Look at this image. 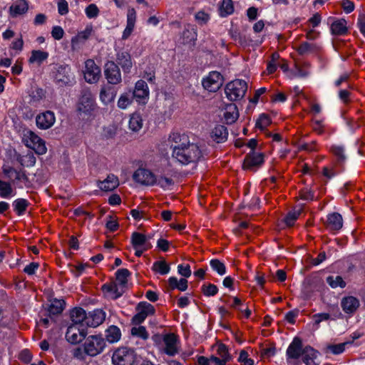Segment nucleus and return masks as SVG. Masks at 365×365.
I'll return each mask as SVG.
<instances>
[{
    "label": "nucleus",
    "instance_id": "nucleus-1",
    "mask_svg": "<svg viewBox=\"0 0 365 365\" xmlns=\"http://www.w3.org/2000/svg\"><path fill=\"white\" fill-rule=\"evenodd\" d=\"M168 143L173 150L172 158L182 165L195 163L203 156L201 148L197 144L190 143L185 134L172 133L169 135Z\"/></svg>",
    "mask_w": 365,
    "mask_h": 365
},
{
    "label": "nucleus",
    "instance_id": "nucleus-2",
    "mask_svg": "<svg viewBox=\"0 0 365 365\" xmlns=\"http://www.w3.org/2000/svg\"><path fill=\"white\" fill-rule=\"evenodd\" d=\"M106 345V341L102 335H90L85 338L84 353L91 356H96L103 352Z\"/></svg>",
    "mask_w": 365,
    "mask_h": 365
},
{
    "label": "nucleus",
    "instance_id": "nucleus-3",
    "mask_svg": "<svg viewBox=\"0 0 365 365\" xmlns=\"http://www.w3.org/2000/svg\"><path fill=\"white\" fill-rule=\"evenodd\" d=\"M52 76L60 86H70L75 81V76L68 65H56L52 70Z\"/></svg>",
    "mask_w": 365,
    "mask_h": 365
},
{
    "label": "nucleus",
    "instance_id": "nucleus-4",
    "mask_svg": "<svg viewBox=\"0 0 365 365\" xmlns=\"http://www.w3.org/2000/svg\"><path fill=\"white\" fill-rule=\"evenodd\" d=\"M247 89V85L244 80L235 79L226 85L225 93L230 101H235L244 97Z\"/></svg>",
    "mask_w": 365,
    "mask_h": 365
},
{
    "label": "nucleus",
    "instance_id": "nucleus-5",
    "mask_svg": "<svg viewBox=\"0 0 365 365\" xmlns=\"http://www.w3.org/2000/svg\"><path fill=\"white\" fill-rule=\"evenodd\" d=\"M23 142L38 155H43L46 153L47 148L44 140L30 130L24 131Z\"/></svg>",
    "mask_w": 365,
    "mask_h": 365
},
{
    "label": "nucleus",
    "instance_id": "nucleus-6",
    "mask_svg": "<svg viewBox=\"0 0 365 365\" xmlns=\"http://www.w3.org/2000/svg\"><path fill=\"white\" fill-rule=\"evenodd\" d=\"M135 358L133 350L122 347L114 351L112 356V361L115 365H133Z\"/></svg>",
    "mask_w": 365,
    "mask_h": 365
},
{
    "label": "nucleus",
    "instance_id": "nucleus-7",
    "mask_svg": "<svg viewBox=\"0 0 365 365\" xmlns=\"http://www.w3.org/2000/svg\"><path fill=\"white\" fill-rule=\"evenodd\" d=\"M96 106L95 99L90 92H85L79 98L77 110L80 114L91 115Z\"/></svg>",
    "mask_w": 365,
    "mask_h": 365
},
{
    "label": "nucleus",
    "instance_id": "nucleus-8",
    "mask_svg": "<svg viewBox=\"0 0 365 365\" xmlns=\"http://www.w3.org/2000/svg\"><path fill=\"white\" fill-rule=\"evenodd\" d=\"M222 76L217 71L210 72L202 81L203 88L210 92H216L222 86Z\"/></svg>",
    "mask_w": 365,
    "mask_h": 365
},
{
    "label": "nucleus",
    "instance_id": "nucleus-9",
    "mask_svg": "<svg viewBox=\"0 0 365 365\" xmlns=\"http://www.w3.org/2000/svg\"><path fill=\"white\" fill-rule=\"evenodd\" d=\"M101 68L93 59H88L85 61L83 71L84 78L89 83H96L101 77Z\"/></svg>",
    "mask_w": 365,
    "mask_h": 365
},
{
    "label": "nucleus",
    "instance_id": "nucleus-10",
    "mask_svg": "<svg viewBox=\"0 0 365 365\" xmlns=\"http://www.w3.org/2000/svg\"><path fill=\"white\" fill-rule=\"evenodd\" d=\"M154 307L148 302H140L137 307V313L132 318V323L139 325L143 323L148 316L153 314Z\"/></svg>",
    "mask_w": 365,
    "mask_h": 365
},
{
    "label": "nucleus",
    "instance_id": "nucleus-11",
    "mask_svg": "<svg viewBox=\"0 0 365 365\" xmlns=\"http://www.w3.org/2000/svg\"><path fill=\"white\" fill-rule=\"evenodd\" d=\"M104 73L108 82L113 85L118 84L121 82V73L118 66L113 61H108L105 64Z\"/></svg>",
    "mask_w": 365,
    "mask_h": 365
},
{
    "label": "nucleus",
    "instance_id": "nucleus-12",
    "mask_svg": "<svg viewBox=\"0 0 365 365\" xmlns=\"http://www.w3.org/2000/svg\"><path fill=\"white\" fill-rule=\"evenodd\" d=\"M86 328L71 324L67 329L66 338L69 343L76 344L82 341L86 338Z\"/></svg>",
    "mask_w": 365,
    "mask_h": 365
},
{
    "label": "nucleus",
    "instance_id": "nucleus-13",
    "mask_svg": "<svg viewBox=\"0 0 365 365\" xmlns=\"http://www.w3.org/2000/svg\"><path fill=\"white\" fill-rule=\"evenodd\" d=\"M302 342L299 338L295 337L289 345L287 351V361L290 365L293 361L297 360L302 355Z\"/></svg>",
    "mask_w": 365,
    "mask_h": 365
},
{
    "label": "nucleus",
    "instance_id": "nucleus-14",
    "mask_svg": "<svg viewBox=\"0 0 365 365\" xmlns=\"http://www.w3.org/2000/svg\"><path fill=\"white\" fill-rule=\"evenodd\" d=\"M133 180L141 185H153L156 182V178L149 170L138 168L133 175Z\"/></svg>",
    "mask_w": 365,
    "mask_h": 365
},
{
    "label": "nucleus",
    "instance_id": "nucleus-15",
    "mask_svg": "<svg viewBox=\"0 0 365 365\" xmlns=\"http://www.w3.org/2000/svg\"><path fill=\"white\" fill-rule=\"evenodd\" d=\"M133 96L138 103H146L149 97V88L145 81L139 80L135 83Z\"/></svg>",
    "mask_w": 365,
    "mask_h": 365
},
{
    "label": "nucleus",
    "instance_id": "nucleus-16",
    "mask_svg": "<svg viewBox=\"0 0 365 365\" xmlns=\"http://www.w3.org/2000/svg\"><path fill=\"white\" fill-rule=\"evenodd\" d=\"M55 115L52 111L47 110L38 114L36 118V123L38 128L46 130L55 123Z\"/></svg>",
    "mask_w": 365,
    "mask_h": 365
},
{
    "label": "nucleus",
    "instance_id": "nucleus-17",
    "mask_svg": "<svg viewBox=\"0 0 365 365\" xmlns=\"http://www.w3.org/2000/svg\"><path fill=\"white\" fill-rule=\"evenodd\" d=\"M163 351L169 356H174L178 352V339L174 334H167L163 338Z\"/></svg>",
    "mask_w": 365,
    "mask_h": 365
},
{
    "label": "nucleus",
    "instance_id": "nucleus-18",
    "mask_svg": "<svg viewBox=\"0 0 365 365\" xmlns=\"http://www.w3.org/2000/svg\"><path fill=\"white\" fill-rule=\"evenodd\" d=\"M264 162V156L262 153L252 152L246 155L243 162L245 170H253L259 167Z\"/></svg>",
    "mask_w": 365,
    "mask_h": 365
},
{
    "label": "nucleus",
    "instance_id": "nucleus-19",
    "mask_svg": "<svg viewBox=\"0 0 365 365\" xmlns=\"http://www.w3.org/2000/svg\"><path fill=\"white\" fill-rule=\"evenodd\" d=\"M105 319L106 313L102 309H95L87 314L86 327H97L104 322Z\"/></svg>",
    "mask_w": 365,
    "mask_h": 365
},
{
    "label": "nucleus",
    "instance_id": "nucleus-20",
    "mask_svg": "<svg viewBox=\"0 0 365 365\" xmlns=\"http://www.w3.org/2000/svg\"><path fill=\"white\" fill-rule=\"evenodd\" d=\"M136 21V12L133 8L129 9L127 14L126 26L122 34V39L126 40L133 33Z\"/></svg>",
    "mask_w": 365,
    "mask_h": 365
},
{
    "label": "nucleus",
    "instance_id": "nucleus-21",
    "mask_svg": "<svg viewBox=\"0 0 365 365\" xmlns=\"http://www.w3.org/2000/svg\"><path fill=\"white\" fill-rule=\"evenodd\" d=\"M117 65L120 66L124 73H130L133 67L130 54L127 51H120L116 56Z\"/></svg>",
    "mask_w": 365,
    "mask_h": 365
},
{
    "label": "nucleus",
    "instance_id": "nucleus-22",
    "mask_svg": "<svg viewBox=\"0 0 365 365\" xmlns=\"http://www.w3.org/2000/svg\"><path fill=\"white\" fill-rule=\"evenodd\" d=\"M87 314L85 310L80 307H76L71 312V324H76L78 327L86 328Z\"/></svg>",
    "mask_w": 365,
    "mask_h": 365
},
{
    "label": "nucleus",
    "instance_id": "nucleus-23",
    "mask_svg": "<svg viewBox=\"0 0 365 365\" xmlns=\"http://www.w3.org/2000/svg\"><path fill=\"white\" fill-rule=\"evenodd\" d=\"M102 289L105 294L111 299H118L122 296L125 289L115 282L109 284H104L103 285Z\"/></svg>",
    "mask_w": 365,
    "mask_h": 365
},
{
    "label": "nucleus",
    "instance_id": "nucleus-24",
    "mask_svg": "<svg viewBox=\"0 0 365 365\" xmlns=\"http://www.w3.org/2000/svg\"><path fill=\"white\" fill-rule=\"evenodd\" d=\"M211 138L217 143H222L227 140L228 131L225 126L216 125L211 131Z\"/></svg>",
    "mask_w": 365,
    "mask_h": 365
},
{
    "label": "nucleus",
    "instance_id": "nucleus-25",
    "mask_svg": "<svg viewBox=\"0 0 365 365\" xmlns=\"http://www.w3.org/2000/svg\"><path fill=\"white\" fill-rule=\"evenodd\" d=\"M119 185L118 178L113 175L110 174L107 176V178L102 180L99 181L98 186V187L103 191L108 192L111 191L115 189Z\"/></svg>",
    "mask_w": 365,
    "mask_h": 365
},
{
    "label": "nucleus",
    "instance_id": "nucleus-26",
    "mask_svg": "<svg viewBox=\"0 0 365 365\" xmlns=\"http://www.w3.org/2000/svg\"><path fill=\"white\" fill-rule=\"evenodd\" d=\"M319 353L310 346L303 348L302 359L306 365H318L317 359Z\"/></svg>",
    "mask_w": 365,
    "mask_h": 365
},
{
    "label": "nucleus",
    "instance_id": "nucleus-27",
    "mask_svg": "<svg viewBox=\"0 0 365 365\" xmlns=\"http://www.w3.org/2000/svg\"><path fill=\"white\" fill-rule=\"evenodd\" d=\"M341 305L346 313H353L359 307V301L354 297L349 296L341 300Z\"/></svg>",
    "mask_w": 365,
    "mask_h": 365
},
{
    "label": "nucleus",
    "instance_id": "nucleus-28",
    "mask_svg": "<svg viewBox=\"0 0 365 365\" xmlns=\"http://www.w3.org/2000/svg\"><path fill=\"white\" fill-rule=\"evenodd\" d=\"M29 4L26 0H18L9 8V12L12 17H16L19 15L27 12Z\"/></svg>",
    "mask_w": 365,
    "mask_h": 365
},
{
    "label": "nucleus",
    "instance_id": "nucleus-29",
    "mask_svg": "<svg viewBox=\"0 0 365 365\" xmlns=\"http://www.w3.org/2000/svg\"><path fill=\"white\" fill-rule=\"evenodd\" d=\"M223 115L227 124L235 123L239 117L237 106L234 103L227 104L225 108Z\"/></svg>",
    "mask_w": 365,
    "mask_h": 365
},
{
    "label": "nucleus",
    "instance_id": "nucleus-30",
    "mask_svg": "<svg viewBox=\"0 0 365 365\" xmlns=\"http://www.w3.org/2000/svg\"><path fill=\"white\" fill-rule=\"evenodd\" d=\"M347 31L346 21L344 19H337L331 25V32L333 35L344 36Z\"/></svg>",
    "mask_w": 365,
    "mask_h": 365
},
{
    "label": "nucleus",
    "instance_id": "nucleus-31",
    "mask_svg": "<svg viewBox=\"0 0 365 365\" xmlns=\"http://www.w3.org/2000/svg\"><path fill=\"white\" fill-rule=\"evenodd\" d=\"M115 96L116 92L112 87L103 86L100 92V100L103 104L108 105L113 102Z\"/></svg>",
    "mask_w": 365,
    "mask_h": 365
},
{
    "label": "nucleus",
    "instance_id": "nucleus-32",
    "mask_svg": "<svg viewBox=\"0 0 365 365\" xmlns=\"http://www.w3.org/2000/svg\"><path fill=\"white\" fill-rule=\"evenodd\" d=\"M328 226L331 230H339L342 227L343 220L340 214L334 212L327 216Z\"/></svg>",
    "mask_w": 365,
    "mask_h": 365
},
{
    "label": "nucleus",
    "instance_id": "nucleus-33",
    "mask_svg": "<svg viewBox=\"0 0 365 365\" xmlns=\"http://www.w3.org/2000/svg\"><path fill=\"white\" fill-rule=\"evenodd\" d=\"M106 337L108 342L115 343L120 340L121 331L118 327L110 326L106 331Z\"/></svg>",
    "mask_w": 365,
    "mask_h": 365
},
{
    "label": "nucleus",
    "instance_id": "nucleus-34",
    "mask_svg": "<svg viewBox=\"0 0 365 365\" xmlns=\"http://www.w3.org/2000/svg\"><path fill=\"white\" fill-rule=\"evenodd\" d=\"M93 31L92 25L86 26L83 31L78 32L76 36L71 38L72 46L87 40L91 36Z\"/></svg>",
    "mask_w": 365,
    "mask_h": 365
},
{
    "label": "nucleus",
    "instance_id": "nucleus-35",
    "mask_svg": "<svg viewBox=\"0 0 365 365\" xmlns=\"http://www.w3.org/2000/svg\"><path fill=\"white\" fill-rule=\"evenodd\" d=\"M48 57V53L41 50L32 51L31 55L29 59L31 63H37L41 65Z\"/></svg>",
    "mask_w": 365,
    "mask_h": 365
},
{
    "label": "nucleus",
    "instance_id": "nucleus-36",
    "mask_svg": "<svg viewBox=\"0 0 365 365\" xmlns=\"http://www.w3.org/2000/svg\"><path fill=\"white\" fill-rule=\"evenodd\" d=\"M143 119L139 113H133L129 120V128L134 131H139L143 127Z\"/></svg>",
    "mask_w": 365,
    "mask_h": 365
},
{
    "label": "nucleus",
    "instance_id": "nucleus-37",
    "mask_svg": "<svg viewBox=\"0 0 365 365\" xmlns=\"http://www.w3.org/2000/svg\"><path fill=\"white\" fill-rule=\"evenodd\" d=\"M353 341H345L338 344H329L326 347V351L332 354L338 355L343 353L347 345H350Z\"/></svg>",
    "mask_w": 365,
    "mask_h": 365
},
{
    "label": "nucleus",
    "instance_id": "nucleus-38",
    "mask_svg": "<svg viewBox=\"0 0 365 365\" xmlns=\"http://www.w3.org/2000/svg\"><path fill=\"white\" fill-rule=\"evenodd\" d=\"M129 274L130 272L127 269H118L115 273L116 279L114 282L125 289Z\"/></svg>",
    "mask_w": 365,
    "mask_h": 365
},
{
    "label": "nucleus",
    "instance_id": "nucleus-39",
    "mask_svg": "<svg viewBox=\"0 0 365 365\" xmlns=\"http://www.w3.org/2000/svg\"><path fill=\"white\" fill-rule=\"evenodd\" d=\"M318 46L314 43L309 42H302L297 48V51L299 55L304 56L310 54L317 51Z\"/></svg>",
    "mask_w": 365,
    "mask_h": 365
},
{
    "label": "nucleus",
    "instance_id": "nucleus-40",
    "mask_svg": "<svg viewBox=\"0 0 365 365\" xmlns=\"http://www.w3.org/2000/svg\"><path fill=\"white\" fill-rule=\"evenodd\" d=\"M147 237L139 232H133L131 236V243L134 248L146 247Z\"/></svg>",
    "mask_w": 365,
    "mask_h": 365
},
{
    "label": "nucleus",
    "instance_id": "nucleus-41",
    "mask_svg": "<svg viewBox=\"0 0 365 365\" xmlns=\"http://www.w3.org/2000/svg\"><path fill=\"white\" fill-rule=\"evenodd\" d=\"M234 12V4L232 0H222L220 6V15L225 17Z\"/></svg>",
    "mask_w": 365,
    "mask_h": 365
},
{
    "label": "nucleus",
    "instance_id": "nucleus-42",
    "mask_svg": "<svg viewBox=\"0 0 365 365\" xmlns=\"http://www.w3.org/2000/svg\"><path fill=\"white\" fill-rule=\"evenodd\" d=\"M152 269L155 272L165 275L170 272V267L165 260H158L153 264Z\"/></svg>",
    "mask_w": 365,
    "mask_h": 365
},
{
    "label": "nucleus",
    "instance_id": "nucleus-43",
    "mask_svg": "<svg viewBox=\"0 0 365 365\" xmlns=\"http://www.w3.org/2000/svg\"><path fill=\"white\" fill-rule=\"evenodd\" d=\"M64 304V300L54 299L51 302L48 308L49 313L52 314H60L63 310Z\"/></svg>",
    "mask_w": 365,
    "mask_h": 365
},
{
    "label": "nucleus",
    "instance_id": "nucleus-44",
    "mask_svg": "<svg viewBox=\"0 0 365 365\" xmlns=\"http://www.w3.org/2000/svg\"><path fill=\"white\" fill-rule=\"evenodd\" d=\"M327 284L333 289L341 287L344 288L346 286V282L341 276H329L327 278Z\"/></svg>",
    "mask_w": 365,
    "mask_h": 365
},
{
    "label": "nucleus",
    "instance_id": "nucleus-45",
    "mask_svg": "<svg viewBox=\"0 0 365 365\" xmlns=\"http://www.w3.org/2000/svg\"><path fill=\"white\" fill-rule=\"evenodd\" d=\"M210 267L220 275H224L226 273V267L224 263L217 259L210 260Z\"/></svg>",
    "mask_w": 365,
    "mask_h": 365
},
{
    "label": "nucleus",
    "instance_id": "nucleus-46",
    "mask_svg": "<svg viewBox=\"0 0 365 365\" xmlns=\"http://www.w3.org/2000/svg\"><path fill=\"white\" fill-rule=\"evenodd\" d=\"M271 124V119L268 115L262 113L256 122V127L261 130H265Z\"/></svg>",
    "mask_w": 365,
    "mask_h": 365
},
{
    "label": "nucleus",
    "instance_id": "nucleus-47",
    "mask_svg": "<svg viewBox=\"0 0 365 365\" xmlns=\"http://www.w3.org/2000/svg\"><path fill=\"white\" fill-rule=\"evenodd\" d=\"M131 334L134 336H137L142 339H147L149 336V334L143 326L134 327L131 329Z\"/></svg>",
    "mask_w": 365,
    "mask_h": 365
},
{
    "label": "nucleus",
    "instance_id": "nucleus-48",
    "mask_svg": "<svg viewBox=\"0 0 365 365\" xmlns=\"http://www.w3.org/2000/svg\"><path fill=\"white\" fill-rule=\"evenodd\" d=\"M13 189L9 182L0 180V195L3 197H9L13 195Z\"/></svg>",
    "mask_w": 365,
    "mask_h": 365
},
{
    "label": "nucleus",
    "instance_id": "nucleus-49",
    "mask_svg": "<svg viewBox=\"0 0 365 365\" xmlns=\"http://www.w3.org/2000/svg\"><path fill=\"white\" fill-rule=\"evenodd\" d=\"M301 213V210H294L288 212L284 221L287 226H292Z\"/></svg>",
    "mask_w": 365,
    "mask_h": 365
},
{
    "label": "nucleus",
    "instance_id": "nucleus-50",
    "mask_svg": "<svg viewBox=\"0 0 365 365\" xmlns=\"http://www.w3.org/2000/svg\"><path fill=\"white\" fill-rule=\"evenodd\" d=\"M201 289L204 295L207 297L215 296L218 292L217 286L213 284H203Z\"/></svg>",
    "mask_w": 365,
    "mask_h": 365
},
{
    "label": "nucleus",
    "instance_id": "nucleus-51",
    "mask_svg": "<svg viewBox=\"0 0 365 365\" xmlns=\"http://www.w3.org/2000/svg\"><path fill=\"white\" fill-rule=\"evenodd\" d=\"M238 361L241 365H254V360L249 357V354L245 350H242L240 352Z\"/></svg>",
    "mask_w": 365,
    "mask_h": 365
},
{
    "label": "nucleus",
    "instance_id": "nucleus-52",
    "mask_svg": "<svg viewBox=\"0 0 365 365\" xmlns=\"http://www.w3.org/2000/svg\"><path fill=\"white\" fill-rule=\"evenodd\" d=\"M217 354L220 358L225 359L227 361H228L231 358L227 346L223 344H220L217 345Z\"/></svg>",
    "mask_w": 365,
    "mask_h": 365
},
{
    "label": "nucleus",
    "instance_id": "nucleus-53",
    "mask_svg": "<svg viewBox=\"0 0 365 365\" xmlns=\"http://www.w3.org/2000/svg\"><path fill=\"white\" fill-rule=\"evenodd\" d=\"M21 163L27 167L34 166L36 163V158L33 153L29 152L21 158Z\"/></svg>",
    "mask_w": 365,
    "mask_h": 365
},
{
    "label": "nucleus",
    "instance_id": "nucleus-54",
    "mask_svg": "<svg viewBox=\"0 0 365 365\" xmlns=\"http://www.w3.org/2000/svg\"><path fill=\"white\" fill-rule=\"evenodd\" d=\"M85 13L88 18L93 19L98 16L99 9L96 4H91L86 8Z\"/></svg>",
    "mask_w": 365,
    "mask_h": 365
},
{
    "label": "nucleus",
    "instance_id": "nucleus-55",
    "mask_svg": "<svg viewBox=\"0 0 365 365\" xmlns=\"http://www.w3.org/2000/svg\"><path fill=\"white\" fill-rule=\"evenodd\" d=\"M131 103L128 94H122L118 101V107L120 109H125Z\"/></svg>",
    "mask_w": 365,
    "mask_h": 365
},
{
    "label": "nucleus",
    "instance_id": "nucleus-56",
    "mask_svg": "<svg viewBox=\"0 0 365 365\" xmlns=\"http://www.w3.org/2000/svg\"><path fill=\"white\" fill-rule=\"evenodd\" d=\"M158 185H160L163 188H168L173 184V180L167 177H160L158 180L156 179V182Z\"/></svg>",
    "mask_w": 365,
    "mask_h": 365
},
{
    "label": "nucleus",
    "instance_id": "nucleus-57",
    "mask_svg": "<svg viewBox=\"0 0 365 365\" xmlns=\"http://www.w3.org/2000/svg\"><path fill=\"white\" fill-rule=\"evenodd\" d=\"M64 31L59 26H55L52 28L51 36L56 40H60L63 37Z\"/></svg>",
    "mask_w": 365,
    "mask_h": 365
},
{
    "label": "nucleus",
    "instance_id": "nucleus-58",
    "mask_svg": "<svg viewBox=\"0 0 365 365\" xmlns=\"http://www.w3.org/2000/svg\"><path fill=\"white\" fill-rule=\"evenodd\" d=\"M178 272L185 277H189L191 275V269L189 264H179L178 266Z\"/></svg>",
    "mask_w": 365,
    "mask_h": 365
},
{
    "label": "nucleus",
    "instance_id": "nucleus-59",
    "mask_svg": "<svg viewBox=\"0 0 365 365\" xmlns=\"http://www.w3.org/2000/svg\"><path fill=\"white\" fill-rule=\"evenodd\" d=\"M106 227L110 231L114 232L118 228V223L113 217L109 216L106 222Z\"/></svg>",
    "mask_w": 365,
    "mask_h": 365
},
{
    "label": "nucleus",
    "instance_id": "nucleus-60",
    "mask_svg": "<svg viewBox=\"0 0 365 365\" xmlns=\"http://www.w3.org/2000/svg\"><path fill=\"white\" fill-rule=\"evenodd\" d=\"M331 151L333 154L336 155L339 160H345L344 150L342 147L337 145L333 146L331 148Z\"/></svg>",
    "mask_w": 365,
    "mask_h": 365
},
{
    "label": "nucleus",
    "instance_id": "nucleus-61",
    "mask_svg": "<svg viewBox=\"0 0 365 365\" xmlns=\"http://www.w3.org/2000/svg\"><path fill=\"white\" fill-rule=\"evenodd\" d=\"M195 17L196 21L200 24H206L210 19L209 15L204 11H198Z\"/></svg>",
    "mask_w": 365,
    "mask_h": 365
},
{
    "label": "nucleus",
    "instance_id": "nucleus-62",
    "mask_svg": "<svg viewBox=\"0 0 365 365\" xmlns=\"http://www.w3.org/2000/svg\"><path fill=\"white\" fill-rule=\"evenodd\" d=\"M24 41L22 37H20L19 38L16 39L11 43L10 48L17 51V53H19L22 51Z\"/></svg>",
    "mask_w": 365,
    "mask_h": 365
},
{
    "label": "nucleus",
    "instance_id": "nucleus-63",
    "mask_svg": "<svg viewBox=\"0 0 365 365\" xmlns=\"http://www.w3.org/2000/svg\"><path fill=\"white\" fill-rule=\"evenodd\" d=\"M58 11L61 15H65L68 12V5L66 0H59L58 1Z\"/></svg>",
    "mask_w": 365,
    "mask_h": 365
},
{
    "label": "nucleus",
    "instance_id": "nucleus-64",
    "mask_svg": "<svg viewBox=\"0 0 365 365\" xmlns=\"http://www.w3.org/2000/svg\"><path fill=\"white\" fill-rule=\"evenodd\" d=\"M301 198L308 202L312 201L315 197L314 192L310 190H302L300 193Z\"/></svg>",
    "mask_w": 365,
    "mask_h": 365
}]
</instances>
